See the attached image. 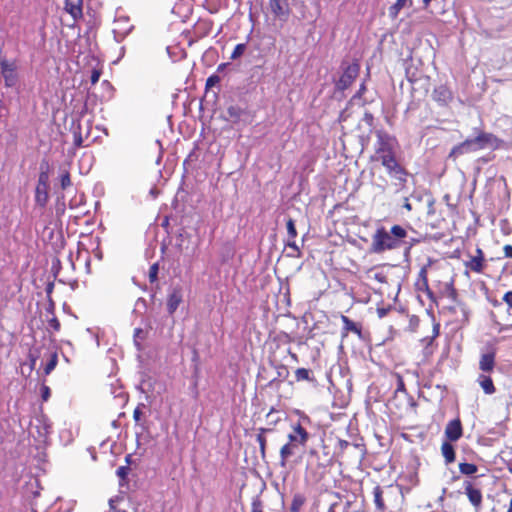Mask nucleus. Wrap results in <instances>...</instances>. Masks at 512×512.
<instances>
[{
    "label": "nucleus",
    "instance_id": "obj_51",
    "mask_svg": "<svg viewBox=\"0 0 512 512\" xmlns=\"http://www.w3.org/2000/svg\"><path fill=\"white\" fill-rule=\"evenodd\" d=\"M420 292H423L431 301L436 302V297L434 295V292L430 289L428 286V290H421Z\"/></svg>",
    "mask_w": 512,
    "mask_h": 512
},
{
    "label": "nucleus",
    "instance_id": "obj_57",
    "mask_svg": "<svg viewBox=\"0 0 512 512\" xmlns=\"http://www.w3.org/2000/svg\"><path fill=\"white\" fill-rule=\"evenodd\" d=\"M126 470H127V468H126V467L121 466V467H119V468L117 469V474H118L119 476H121V477H124V476L126 475V473H127V472H126Z\"/></svg>",
    "mask_w": 512,
    "mask_h": 512
},
{
    "label": "nucleus",
    "instance_id": "obj_45",
    "mask_svg": "<svg viewBox=\"0 0 512 512\" xmlns=\"http://www.w3.org/2000/svg\"><path fill=\"white\" fill-rule=\"evenodd\" d=\"M396 392L406 393L405 383L403 377L400 374H396Z\"/></svg>",
    "mask_w": 512,
    "mask_h": 512
},
{
    "label": "nucleus",
    "instance_id": "obj_58",
    "mask_svg": "<svg viewBox=\"0 0 512 512\" xmlns=\"http://www.w3.org/2000/svg\"><path fill=\"white\" fill-rule=\"evenodd\" d=\"M337 506H338V503H336V502H335V503H332V504L329 506V508H328L327 512H336V507H337Z\"/></svg>",
    "mask_w": 512,
    "mask_h": 512
},
{
    "label": "nucleus",
    "instance_id": "obj_48",
    "mask_svg": "<svg viewBox=\"0 0 512 512\" xmlns=\"http://www.w3.org/2000/svg\"><path fill=\"white\" fill-rule=\"evenodd\" d=\"M142 414H143V412H142V409H141V407H140V405H139V406H137V407L134 409V411H133V419H134V421H135L136 423H139V422H140L141 417H142Z\"/></svg>",
    "mask_w": 512,
    "mask_h": 512
},
{
    "label": "nucleus",
    "instance_id": "obj_49",
    "mask_svg": "<svg viewBox=\"0 0 512 512\" xmlns=\"http://www.w3.org/2000/svg\"><path fill=\"white\" fill-rule=\"evenodd\" d=\"M41 397L43 401H47L50 397V388L46 385L41 387Z\"/></svg>",
    "mask_w": 512,
    "mask_h": 512
},
{
    "label": "nucleus",
    "instance_id": "obj_24",
    "mask_svg": "<svg viewBox=\"0 0 512 512\" xmlns=\"http://www.w3.org/2000/svg\"><path fill=\"white\" fill-rule=\"evenodd\" d=\"M307 498L305 494L297 492L293 495L291 505L289 508L290 512H301L303 506L306 504Z\"/></svg>",
    "mask_w": 512,
    "mask_h": 512
},
{
    "label": "nucleus",
    "instance_id": "obj_61",
    "mask_svg": "<svg viewBox=\"0 0 512 512\" xmlns=\"http://www.w3.org/2000/svg\"><path fill=\"white\" fill-rule=\"evenodd\" d=\"M506 469L512 475V463L511 462L507 463Z\"/></svg>",
    "mask_w": 512,
    "mask_h": 512
},
{
    "label": "nucleus",
    "instance_id": "obj_1",
    "mask_svg": "<svg viewBox=\"0 0 512 512\" xmlns=\"http://www.w3.org/2000/svg\"><path fill=\"white\" fill-rule=\"evenodd\" d=\"M407 235V230L398 224L393 225L390 230L379 226L372 235L371 249L376 253L398 249L404 244Z\"/></svg>",
    "mask_w": 512,
    "mask_h": 512
},
{
    "label": "nucleus",
    "instance_id": "obj_4",
    "mask_svg": "<svg viewBox=\"0 0 512 512\" xmlns=\"http://www.w3.org/2000/svg\"><path fill=\"white\" fill-rule=\"evenodd\" d=\"M427 226L431 229H444L447 225L445 211L435 206V199L432 196L427 198Z\"/></svg>",
    "mask_w": 512,
    "mask_h": 512
},
{
    "label": "nucleus",
    "instance_id": "obj_42",
    "mask_svg": "<svg viewBox=\"0 0 512 512\" xmlns=\"http://www.w3.org/2000/svg\"><path fill=\"white\" fill-rule=\"evenodd\" d=\"M158 271H159L158 263H154L150 266L148 276H149V281L151 283H154L155 281H157Z\"/></svg>",
    "mask_w": 512,
    "mask_h": 512
},
{
    "label": "nucleus",
    "instance_id": "obj_40",
    "mask_svg": "<svg viewBox=\"0 0 512 512\" xmlns=\"http://www.w3.org/2000/svg\"><path fill=\"white\" fill-rule=\"evenodd\" d=\"M420 324V318L417 315L409 316L408 330L412 333L416 332Z\"/></svg>",
    "mask_w": 512,
    "mask_h": 512
},
{
    "label": "nucleus",
    "instance_id": "obj_18",
    "mask_svg": "<svg viewBox=\"0 0 512 512\" xmlns=\"http://www.w3.org/2000/svg\"><path fill=\"white\" fill-rule=\"evenodd\" d=\"M430 267V263L421 267L416 277L414 286L417 291L428 290L429 282H428V268Z\"/></svg>",
    "mask_w": 512,
    "mask_h": 512
},
{
    "label": "nucleus",
    "instance_id": "obj_27",
    "mask_svg": "<svg viewBox=\"0 0 512 512\" xmlns=\"http://www.w3.org/2000/svg\"><path fill=\"white\" fill-rule=\"evenodd\" d=\"M275 369H276L277 377L273 378L269 382V385H273L277 380L283 381L289 377V369L286 365L277 364V365H275Z\"/></svg>",
    "mask_w": 512,
    "mask_h": 512
},
{
    "label": "nucleus",
    "instance_id": "obj_32",
    "mask_svg": "<svg viewBox=\"0 0 512 512\" xmlns=\"http://www.w3.org/2000/svg\"><path fill=\"white\" fill-rule=\"evenodd\" d=\"M458 467L460 473L466 476H472L478 472V466L474 463L462 462Z\"/></svg>",
    "mask_w": 512,
    "mask_h": 512
},
{
    "label": "nucleus",
    "instance_id": "obj_56",
    "mask_svg": "<svg viewBox=\"0 0 512 512\" xmlns=\"http://www.w3.org/2000/svg\"><path fill=\"white\" fill-rule=\"evenodd\" d=\"M343 157L346 159V160H352L353 158L356 157V155H353V154H350L346 151V148H345V144H343Z\"/></svg>",
    "mask_w": 512,
    "mask_h": 512
},
{
    "label": "nucleus",
    "instance_id": "obj_11",
    "mask_svg": "<svg viewBox=\"0 0 512 512\" xmlns=\"http://www.w3.org/2000/svg\"><path fill=\"white\" fill-rule=\"evenodd\" d=\"M382 164L385 166L391 179L397 180L399 184H404L406 182L408 173L400 165V162H382Z\"/></svg>",
    "mask_w": 512,
    "mask_h": 512
},
{
    "label": "nucleus",
    "instance_id": "obj_2",
    "mask_svg": "<svg viewBox=\"0 0 512 512\" xmlns=\"http://www.w3.org/2000/svg\"><path fill=\"white\" fill-rule=\"evenodd\" d=\"M376 136L372 160H396L399 150L397 139L382 130L377 131Z\"/></svg>",
    "mask_w": 512,
    "mask_h": 512
},
{
    "label": "nucleus",
    "instance_id": "obj_60",
    "mask_svg": "<svg viewBox=\"0 0 512 512\" xmlns=\"http://www.w3.org/2000/svg\"><path fill=\"white\" fill-rule=\"evenodd\" d=\"M365 90H366V87H365V85H364V84H362V85L360 86L359 91H358V95H362V94L365 92Z\"/></svg>",
    "mask_w": 512,
    "mask_h": 512
},
{
    "label": "nucleus",
    "instance_id": "obj_41",
    "mask_svg": "<svg viewBox=\"0 0 512 512\" xmlns=\"http://www.w3.org/2000/svg\"><path fill=\"white\" fill-rule=\"evenodd\" d=\"M220 80L221 79H220L219 75H217V74L210 75L206 80V84H205L206 91L209 90L210 88H212L213 86L219 84Z\"/></svg>",
    "mask_w": 512,
    "mask_h": 512
},
{
    "label": "nucleus",
    "instance_id": "obj_8",
    "mask_svg": "<svg viewBox=\"0 0 512 512\" xmlns=\"http://www.w3.org/2000/svg\"><path fill=\"white\" fill-rule=\"evenodd\" d=\"M310 439V434L300 421L291 425V432L287 435V442L300 447H305Z\"/></svg>",
    "mask_w": 512,
    "mask_h": 512
},
{
    "label": "nucleus",
    "instance_id": "obj_34",
    "mask_svg": "<svg viewBox=\"0 0 512 512\" xmlns=\"http://www.w3.org/2000/svg\"><path fill=\"white\" fill-rule=\"evenodd\" d=\"M58 363V355L57 352H52L49 356V360L45 364L44 374L49 375L56 367Z\"/></svg>",
    "mask_w": 512,
    "mask_h": 512
},
{
    "label": "nucleus",
    "instance_id": "obj_28",
    "mask_svg": "<svg viewBox=\"0 0 512 512\" xmlns=\"http://www.w3.org/2000/svg\"><path fill=\"white\" fill-rule=\"evenodd\" d=\"M432 335L430 337H424L421 339V342L425 346H429L433 343L434 339L437 338L440 334V323L436 322L435 318H432Z\"/></svg>",
    "mask_w": 512,
    "mask_h": 512
},
{
    "label": "nucleus",
    "instance_id": "obj_31",
    "mask_svg": "<svg viewBox=\"0 0 512 512\" xmlns=\"http://www.w3.org/2000/svg\"><path fill=\"white\" fill-rule=\"evenodd\" d=\"M353 447V448H358L359 446L354 444L352 445L351 443H349L348 441L346 440H343V439H338L337 441V445H336V455L338 458H341L343 459L344 458V455H345V452L346 450L349 448V447Z\"/></svg>",
    "mask_w": 512,
    "mask_h": 512
},
{
    "label": "nucleus",
    "instance_id": "obj_23",
    "mask_svg": "<svg viewBox=\"0 0 512 512\" xmlns=\"http://www.w3.org/2000/svg\"><path fill=\"white\" fill-rule=\"evenodd\" d=\"M48 189H49V187H43V186H38V185L36 186L35 203L38 206H40L41 208L45 207L48 202V199H49Z\"/></svg>",
    "mask_w": 512,
    "mask_h": 512
},
{
    "label": "nucleus",
    "instance_id": "obj_36",
    "mask_svg": "<svg viewBox=\"0 0 512 512\" xmlns=\"http://www.w3.org/2000/svg\"><path fill=\"white\" fill-rule=\"evenodd\" d=\"M446 293H447V297L449 299H451V301H453V302L458 301V292L452 282H450L449 284L446 285Z\"/></svg>",
    "mask_w": 512,
    "mask_h": 512
},
{
    "label": "nucleus",
    "instance_id": "obj_22",
    "mask_svg": "<svg viewBox=\"0 0 512 512\" xmlns=\"http://www.w3.org/2000/svg\"><path fill=\"white\" fill-rule=\"evenodd\" d=\"M413 0H396V2L391 5L388 9V14L391 19H396L400 13V11L405 6H412Z\"/></svg>",
    "mask_w": 512,
    "mask_h": 512
},
{
    "label": "nucleus",
    "instance_id": "obj_29",
    "mask_svg": "<svg viewBox=\"0 0 512 512\" xmlns=\"http://www.w3.org/2000/svg\"><path fill=\"white\" fill-rule=\"evenodd\" d=\"M367 277L369 279H373L381 284L388 282L387 274L383 270H379V269H375V268L370 269L368 271Z\"/></svg>",
    "mask_w": 512,
    "mask_h": 512
},
{
    "label": "nucleus",
    "instance_id": "obj_10",
    "mask_svg": "<svg viewBox=\"0 0 512 512\" xmlns=\"http://www.w3.org/2000/svg\"><path fill=\"white\" fill-rule=\"evenodd\" d=\"M444 435L447 441L456 442L463 436V426L459 418L449 421L445 427Z\"/></svg>",
    "mask_w": 512,
    "mask_h": 512
},
{
    "label": "nucleus",
    "instance_id": "obj_47",
    "mask_svg": "<svg viewBox=\"0 0 512 512\" xmlns=\"http://www.w3.org/2000/svg\"><path fill=\"white\" fill-rule=\"evenodd\" d=\"M391 310V307H377L376 312L379 318L385 317L389 311Z\"/></svg>",
    "mask_w": 512,
    "mask_h": 512
},
{
    "label": "nucleus",
    "instance_id": "obj_30",
    "mask_svg": "<svg viewBox=\"0 0 512 512\" xmlns=\"http://www.w3.org/2000/svg\"><path fill=\"white\" fill-rule=\"evenodd\" d=\"M373 496H374V503L378 510H385L386 506L383 499V490L382 488L377 485L373 489Z\"/></svg>",
    "mask_w": 512,
    "mask_h": 512
},
{
    "label": "nucleus",
    "instance_id": "obj_15",
    "mask_svg": "<svg viewBox=\"0 0 512 512\" xmlns=\"http://www.w3.org/2000/svg\"><path fill=\"white\" fill-rule=\"evenodd\" d=\"M300 448H301L300 446H297L295 444H290L288 442H286L284 445H282V447L280 448V452H279L280 466L282 468H285L287 466L288 462L290 461V459L299 452Z\"/></svg>",
    "mask_w": 512,
    "mask_h": 512
},
{
    "label": "nucleus",
    "instance_id": "obj_26",
    "mask_svg": "<svg viewBox=\"0 0 512 512\" xmlns=\"http://www.w3.org/2000/svg\"><path fill=\"white\" fill-rule=\"evenodd\" d=\"M294 374H295V380L297 382H302V381L314 382L315 381L313 372L310 369L297 368L295 370Z\"/></svg>",
    "mask_w": 512,
    "mask_h": 512
},
{
    "label": "nucleus",
    "instance_id": "obj_21",
    "mask_svg": "<svg viewBox=\"0 0 512 512\" xmlns=\"http://www.w3.org/2000/svg\"><path fill=\"white\" fill-rule=\"evenodd\" d=\"M286 228L288 233V242L287 245L290 248L298 250V247L295 243V238L297 237V230L295 226V221L292 218H289L286 222Z\"/></svg>",
    "mask_w": 512,
    "mask_h": 512
},
{
    "label": "nucleus",
    "instance_id": "obj_5",
    "mask_svg": "<svg viewBox=\"0 0 512 512\" xmlns=\"http://www.w3.org/2000/svg\"><path fill=\"white\" fill-rule=\"evenodd\" d=\"M463 265L465 267L466 274L468 272L483 274L487 267V260L485 258L484 251L480 247H477L473 255L467 254V260L463 262Z\"/></svg>",
    "mask_w": 512,
    "mask_h": 512
},
{
    "label": "nucleus",
    "instance_id": "obj_43",
    "mask_svg": "<svg viewBox=\"0 0 512 512\" xmlns=\"http://www.w3.org/2000/svg\"><path fill=\"white\" fill-rule=\"evenodd\" d=\"M251 512H263V503L258 496L252 500Z\"/></svg>",
    "mask_w": 512,
    "mask_h": 512
},
{
    "label": "nucleus",
    "instance_id": "obj_53",
    "mask_svg": "<svg viewBox=\"0 0 512 512\" xmlns=\"http://www.w3.org/2000/svg\"><path fill=\"white\" fill-rule=\"evenodd\" d=\"M322 449H323V453H324V455L326 456V461H327V463H328V464H331V463H332V458H333V457H332V455H330L329 451L327 450V449H328V447H327L325 444H323V445H322Z\"/></svg>",
    "mask_w": 512,
    "mask_h": 512
},
{
    "label": "nucleus",
    "instance_id": "obj_12",
    "mask_svg": "<svg viewBox=\"0 0 512 512\" xmlns=\"http://www.w3.org/2000/svg\"><path fill=\"white\" fill-rule=\"evenodd\" d=\"M496 366V351L495 349H490L485 353L480 355L479 359V369L482 373L490 374L494 371Z\"/></svg>",
    "mask_w": 512,
    "mask_h": 512
},
{
    "label": "nucleus",
    "instance_id": "obj_7",
    "mask_svg": "<svg viewBox=\"0 0 512 512\" xmlns=\"http://www.w3.org/2000/svg\"><path fill=\"white\" fill-rule=\"evenodd\" d=\"M477 477L467 479L463 482L464 493L467 496L470 504L476 511L482 509L483 494L480 487L475 483Z\"/></svg>",
    "mask_w": 512,
    "mask_h": 512
},
{
    "label": "nucleus",
    "instance_id": "obj_64",
    "mask_svg": "<svg viewBox=\"0 0 512 512\" xmlns=\"http://www.w3.org/2000/svg\"><path fill=\"white\" fill-rule=\"evenodd\" d=\"M115 512H127L126 510H117Z\"/></svg>",
    "mask_w": 512,
    "mask_h": 512
},
{
    "label": "nucleus",
    "instance_id": "obj_50",
    "mask_svg": "<svg viewBox=\"0 0 512 512\" xmlns=\"http://www.w3.org/2000/svg\"><path fill=\"white\" fill-rule=\"evenodd\" d=\"M503 301L512 309V291H508L503 296Z\"/></svg>",
    "mask_w": 512,
    "mask_h": 512
},
{
    "label": "nucleus",
    "instance_id": "obj_37",
    "mask_svg": "<svg viewBox=\"0 0 512 512\" xmlns=\"http://www.w3.org/2000/svg\"><path fill=\"white\" fill-rule=\"evenodd\" d=\"M242 113V109L238 106H230L227 109V114L229 115L230 118L234 120H239L240 117L242 116Z\"/></svg>",
    "mask_w": 512,
    "mask_h": 512
},
{
    "label": "nucleus",
    "instance_id": "obj_63",
    "mask_svg": "<svg viewBox=\"0 0 512 512\" xmlns=\"http://www.w3.org/2000/svg\"><path fill=\"white\" fill-rule=\"evenodd\" d=\"M141 333H142V329L137 328V329H135L134 336H135V337H138Z\"/></svg>",
    "mask_w": 512,
    "mask_h": 512
},
{
    "label": "nucleus",
    "instance_id": "obj_33",
    "mask_svg": "<svg viewBox=\"0 0 512 512\" xmlns=\"http://www.w3.org/2000/svg\"><path fill=\"white\" fill-rule=\"evenodd\" d=\"M59 181L62 190H65L71 186L72 183L70 179V173L66 167L60 168Z\"/></svg>",
    "mask_w": 512,
    "mask_h": 512
},
{
    "label": "nucleus",
    "instance_id": "obj_62",
    "mask_svg": "<svg viewBox=\"0 0 512 512\" xmlns=\"http://www.w3.org/2000/svg\"><path fill=\"white\" fill-rule=\"evenodd\" d=\"M411 198H412V199H415V200H417V201H421V198H422V197H421V195L412 194V195H411Z\"/></svg>",
    "mask_w": 512,
    "mask_h": 512
},
{
    "label": "nucleus",
    "instance_id": "obj_25",
    "mask_svg": "<svg viewBox=\"0 0 512 512\" xmlns=\"http://www.w3.org/2000/svg\"><path fill=\"white\" fill-rule=\"evenodd\" d=\"M271 431H272V429H270V428L261 427L258 429V434H257L256 440L259 444V450H260L261 456L263 458L265 457L266 446H267V440H266L265 434L268 432H271Z\"/></svg>",
    "mask_w": 512,
    "mask_h": 512
},
{
    "label": "nucleus",
    "instance_id": "obj_52",
    "mask_svg": "<svg viewBox=\"0 0 512 512\" xmlns=\"http://www.w3.org/2000/svg\"><path fill=\"white\" fill-rule=\"evenodd\" d=\"M504 256L512 259V245H505L503 247Z\"/></svg>",
    "mask_w": 512,
    "mask_h": 512
},
{
    "label": "nucleus",
    "instance_id": "obj_13",
    "mask_svg": "<svg viewBox=\"0 0 512 512\" xmlns=\"http://www.w3.org/2000/svg\"><path fill=\"white\" fill-rule=\"evenodd\" d=\"M183 302V291L180 286L173 287L167 296L166 307L170 315H173Z\"/></svg>",
    "mask_w": 512,
    "mask_h": 512
},
{
    "label": "nucleus",
    "instance_id": "obj_59",
    "mask_svg": "<svg viewBox=\"0 0 512 512\" xmlns=\"http://www.w3.org/2000/svg\"><path fill=\"white\" fill-rule=\"evenodd\" d=\"M423 3V9L427 10L432 0H421Z\"/></svg>",
    "mask_w": 512,
    "mask_h": 512
},
{
    "label": "nucleus",
    "instance_id": "obj_44",
    "mask_svg": "<svg viewBox=\"0 0 512 512\" xmlns=\"http://www.w3.org/2000/svg\"><path fill=\"white\" fill-rule=\"evenodd\" d=\"M48 182H49V176H48V173L46 171H41L40 175H39V178H38V186H43V187H49L48 185Z\"/></svg>",
    "mask_w": 512,
    "mask_h": 512
},
{
    "label": "nucleus",
    "instance_id": "obj_14",
    "mask_svg": "<svg viewBox=\"0 0 512 512\" xmlns=\"http://www.w3.org/2000/svg\"><path fill=\"white\" fill-rule=\"evenodd\" d=\"M272 14L279 20H287L290 14V8L287 0H270L269 3Z\"/></svg>",
    "mask_w": 512,
    "mask_h": 512
},
{
    "label": "nucleus",
    "instance_id": "obj_19",
    "mask_svg": "<svg viewBox=\"0 0 512 512\" xmlns=\"http://www.w3.org/2000/svg\"><path fill=\"white\" fill-rule=\"evenodd\" d=\"M477 383L482 388L483 392L487 395H492L496 392V387L489 374L481 373L477 377Z\"/></svg>",
    "mask_w": 512,
    "mask_h": 512
},
{
    "label": "nucleus",
    "instance_id": "obj_16",
    "mask_svg": "<svg viewBox=\"0 0 512 512\" xmlns=\"http://www.w3.org/2000/svg\"><path fill=\"white\" fill-rule=\"evenodd\" d=\"M340 319L343 323V328L341 331L342 338L347 337L349 333H354L358 336L362 334V325L360 323H356L352 321L346 315H341Z\"/></svg>",
    "mask_w": 512,
    "mask_h": 512
},
{
    "label": "nucleus",
    "instance_id": "obj_3",
    "mask_svg": "<svg viewBox=\"0 0 512 512\" xmlns=\"http://www.w3.org/2000/svg\"><path fill=\"white\" fill-rule=\"evenodd\" d=\"M497 137L492 133L480 132L473 139H467L450 152V156H459L464 153L496 146Z\"/></svg>",
    "mask_w": 512,
    "mask_h": 512
},
{
    "label": "nucleus",
    "instance_id": "obj_6",
    "mask_svg": "<svg viewBox=\"0 0 512 512\" xmlns=\"http://www.w3.org/2000/svg\"><path fill=\"white\" fill-rule=\"evenodd\" d=\"M342 68L343 72L336 85L339 90L343 91L349 88L358 77L360 72V64L358 60L355 59L352 63L347 65L345 62H343Z\"/></svg>",
    "mask_w": 512,
    "mask_h": 512
},
{
    "label": "nucleus",
    "instance_id": "obj_9",
    "mask_svg": "<svg viewBox=\"0 0 512 512\" xmlns=\"http://www.w3.org/2000/svg\"><path fill=\"white\" fill-rule=\"evenodd\" d=\"M1 74L4 78L6 87H13L18 82L17 67L15 63L8 61L6 58L0 61Z\"/></svg>",
    "mask_w": 512,
    "mask_h": 512
},
{
    "label": "nucleus",
    "instance_id": "obj_17",
    "mask_svg": "<svg viewBox=\"0 0 512 512\" xmlns=\"http://www.w3.org/2000/svg\"><path fill=\"white\" fill-rule=\"evenodd\" d=\"M65 10L74 20L83 16V0H65Z\"/></svg>",
    "mask_w": 512,
    "mask_h": 512
},
{
    "label": "nucleus",
    "instance_id": "obj_38",
    "mask_svg": "<svg viewBox=\"0 0 512 512\" xmlns=\"http://www.w3.org/2000/svg\"><path fill=\"white\" fill-rule=\"evenodd\" d=\"M48 329L52 332H59L61 329V324L58 318L53 315L50 319H48Z\"/></svg>",
    "mask_w": 512,
    "mask_h": 512
},
{
    "label": "nucleus",
    "instance_id": "obj_54",
    "mask_svg": "<svg viewBox=\"0 0 512 512\" xmlns=\"http://www.w3.org/2000/svg\"><path fill=\"white\" fill-rule=\"evenodd\" d=\"M7 109L3 106L2 100H0V122L5 121V118L7 116Z\"/></svg>",
    "mask_w": 512,
    "mask_h": 512
},
{
    "label": "nucleus",
    "instance_id": "obj_55",
    "mask_svg": "<svg viewBox=\"0 0 512 512\" xmlns=\"http://www.w3.org/2000/svg\"><path fill=\"white\" fill-rule=\"evenodd\" d=\"M403 208L406 209L408 212H411L413 210L412 204L409 200V198L404 199Z\"/></svg>",
    "mask_w": 512,
    "mask_h": 512
},
{
    "label": "nucleus",
    "instance_id": "obj_46",
    "mask_svg": "<svg viewBox=\"0 0 512 512\" xmlns=\"http://www.w3.org/2000/svg\"><path fill=\"white\" fill-rule=\"evenodd\" d=\"M101 76V70L99 69H93L90 75V81L92 85H95Z\"/></svg>",
    "mask_w": 512,
    "mask_h": 512
},
{
    "label": "nucleus",
    "instance_id": "obj_39",
    "mask_svg": "<svg viewBox=\"0 0 512 512\" xmlns=\"http://www.w3.org/2000/svg\"><path fill=\"white\" fill-rule=\"evenodd\" d=\"M245 50H246V44H245V43H239V44H237V45L235 46V48H234V50H233V52H232V54H231L230 58H231L232 60H235V59H237V58L241 57V56L244 54Z\"/></svg>",
    "mask_w": 512,
    "mask_h": 512
},
{
    "label": "nucleus",
    "instance_id": "obj_35",
    "mask_svg": "<svg viewBox=\"0 0 512 512\" xmlns=\"http://www.w3.org/2000/svg\"><path fill=\"white\" fill-rule=\"evenodd\" d=\"M362 122L367 126L369 133H371L373 131V129L375 128V117L369 111H366L364 113Z\"/></svg>",
    "mask_w": 512,
    "mask_h": 512
},
{
    "label": "nucleus",
    "instance_id": "obj_20",
    "mask_svg": "<svg viewBox=\"0 0 512 512\" xmlns=\"http://www.w3.org/2000/svg\"><path fill=\"white\" fill-rule=\"evenodd\" d=\"M441 454L444 457L446 464H451L455 461L456 452L452 442L447 440L443 441L441 444Z\"/></svg>",
    "mask_w": 512,
    "mask_h": 512
}]
</instances>
